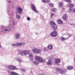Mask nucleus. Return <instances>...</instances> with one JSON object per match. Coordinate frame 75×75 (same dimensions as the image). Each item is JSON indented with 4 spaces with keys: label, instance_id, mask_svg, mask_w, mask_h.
<instances>
[{
    "label": "nucleus",
    "instance_id": "1",
    "mask_svg": "<svg viewBox=\"0 0 75 75\" xmlns=\"http://www.w3.org/2000/svg\"><path fill=\"white\" fill-rule=\"evenodd\" d=\"M20 54L23 56L26 55L28 54V52L27 50H22L20 52Z\"/></svg>",
    "mask_w": 75,
    "mask_h": 75
},
{
    "label": "nucleus",
    "instance_id": "2",
    "mask_svg": "<svg viewBox=\"0 0 75 75\" xmlns=\"http://www.w3.org/2000/svg\"><path fill=\"white\" fill-rule=\"evenodd\" d=\"M50 23L52 26L54 30H57V25L55 24V23L52 21H51Z\"/></svg>",
    "mask_w": 75,
    "mask_h": 75
},
{
    "label": "nucleus",
    "instance_id": "3",
    "mask_svg": "<svg viewBox=\"0 0 75 75\" xmlns=\"http://www.w3.org/2000/svg\"><path fill=\"white\" fill-rule=\"evenodd\" d=\"M35 59L36 60L38 61L39 62H42L43 61V59L40 57L36 56L35 57Z\"/></svg>",
    "mask_w": 75,
    "mask_h": 75
},
{
    "label": "nucleus",
    "instance_id": "4",
    "mask_svg": "<svg viewBox=\"0 0 75 75\" xmlns=\"http://www.w3.org/2000/svg\"><path fill=\"white\" fill-rule=\"evenodd\" d=\"M51 35L52 37H55L57 35V32L56 31H53L51 33Z\"/></svg>",
    "mask_w": 75,
    "mask_h": 75
},
{
    "label": "nucleus",
    "instance_id": "5",
    "mask_svg": "<svg viewBox=\"0 0 75 75\" xmlns=\"http://www.w3.org/2000/svg\"><path fill=\"white\" fill-rule=\"evenodd\" d=\"M56 71L59 74H64V71H63L62 69L60 68H57Z\"/></svg>",
    "mask_w": 75,
    "mask_h": 75
},
{
    "label": "nucleus",
    "instance_id": "6",
    "mask_svg": "<svg viewBox=\"0 0 75 75\" xmlns=\"http://www.w3.org/2000/svg\"><path fill=\"white\" fill-rule=\"evenodd\" d=\"M32 51L33 52H36V53L39 54L40 52H41V50L40 49H34L32 50Z\"/></svg>",
    "mask_w": 75,
    "mask_h": 75
},
{
    "label": "nucleus",
    "instance_id": "7",
    "mask_svg": "<svg viewBox=\"0 0 75 75\" xmlns=\"http://www.w3.org/2000/svg\"><path fill=\"white\" fill-rule=\"evenodd\" d=\"M31 5L32 6V10H33L36 13H38V11L37 10V9H36V8L35 7V5L33 4H31Z\"/></svg>",
    "mask_w": 75,
    "mask_h": 75
},
{
    "label": "nucleus",
    "instance_id": "8",
    "mask_svg": "<svg viewBox=\"0 0 75 75\" xmlns=\"http://www.w3.org/2000/svg\"><path fill=\"white\" fill-rule=\"evenodd\" d=\"M62 19L64 20H66L68 19V16L67 14H64V15L62 17Z\"/></svg>",
    "mask_w": 75,
    "mask_h": 75
},
{
    "label": "nucleus",
    "instance_id": "9",
    "mask_svg": "<svg viewBox=\"0 0 75 75\" xmlns=\"http://www.w3.org/2000/svg\"><path fill=\"white\" fill-rule=\"evenodd\" d=\"M57 22L59 24H63V21L61 19H57Z\"/></svg>",
    "mask_w": 75,
    "mask_h": 75
},
{
    "label": "nucleus",
    "instance_id": "10",
    "mask_svg": "<svg viewBox=\"0 0 75 75\" xmlns=\"http://www.w3.org/2000/svg\"><path fill=\"white\" fill-rule=\"evenodd\" d=\"M17 10L19 13H21L23 11V9L21 7H19L17 8Z\"/></svg>",
    "mask_w": 75,
    "mask_h": 75
},
{
    "label": "nucleus",
    "instance_id": "11",
    "mask_svg": "<svg viewBox=\"0 0 75 75\" xmlns=\"http://www.w3.org/2000/svg\"><path fill=\"white\" fill-rule=\"evenodd\" d=\"M61 61L59 59H55L54 61V62L55 64H58L59 62Z\"/></svg>",
    "mask_w": 75,
    "mask_h": 75
},
{
    "label": "nucleus",
    "instance_id": "12",
    "mask_svg": "<svg viewBox=\"0 0 75 75\" xmlns=\"http://www.w3.org/2000/svg\"><path fill=\"white\" fill-rule=\"evenodd\" d=\"M9 68L10 69H14L16 68V67L13 66H9Z\"/></svg>",
    "mask_w": 75,
    "mask_h": 75
},
{
    "label": "nucleus",
    "instance_id": "13",
    "mask_svg": "<svg viewBox=\"0 0 75 75\" xmlns=\"http://www.w3.org/2000/svg\"><path fill=\"white\" fill-rule=\"evenodd\" d=\"M29 57L30 60H33V54L31 53H30Z\"/></svg>",
    "mask_w": 75,
    "mask_h": 75
},
{
    "label": "nucleus",
    "instance_id": "14",
    "mask_svg": "<svg viewBox=\"0 0 75 75\" xmlns=\"http://www.w3.org/2000/svg\"><path fill=\"white\" fill-rule=\"evenodd\" d=\"M52 63V61H51V60H49L47 62V65H51Z\"/></svg>",
    "mask_w": 75,
    "mask_h": 75
},
{
    "label": "nucleus",
    "instance_id": "15",
    "mask_svg": "<svg viewBox=\"0 0 75 75\" xmlns=\"http://www.w3.org/2000/svg\"><path fill=\"white\" fill-rule=\"evenodd\" d=\"M22 45H23V44L21 43H18L15 45V46L16 47H18V46H21Z\"/></svg>",
    "mask_w": 75,
    "mask_h": 75
},
{
    "label": "nucleus",
    "instance_id": "16",
    "mask_svg": "<svg viewBox=\"0 0 75 75\" xmlns=\"http://www.w3.org/2000/svg\"><path fill=\"white\" fill-rule=\"evenodd\" d=\"M48 59L50 61H52V60H54V58L52 57H49L48 58Z\"/></svg>",
    "mask_w": 75,
    "mask_h": 75
},
{
    "label": "nucleus",
    "instance_id": "17",
    "mask_svg": "<svg viewBox=\"0 0 75 75\" xmlns=\"http://www.w3.org/2000/svg\"><path fill=\"white\" fill-rule=\"evenodd\" d=\"M48 49H49V50H52V46L51 45H49L47 47Z\"/></svg>",
    "mask_w": 75,
    "mask_h": 75
},
{
    "label": "nucleus",
    "instance_id": "18",
    "mask_svg": "<svg viewBox=\"0 0 75 75\" xmlns=\"http://www.w3.org/2000/svg\"><path fill=\"white\" fill-rule=\"evenodd\" d=\"M16 39H18L20 38V34L18 33L16 35Z\"/></svg>",
    "mask_w": 75,
    "mask_h": 75
},
{
    "label": "nucleus",
    "instance_id": "19",
    "mask_svg": "<svg viewBox=\"0 0 75 75\" xmlns=\"http://www.w3.org/2000/svg\"><path fill=\"white\" fill-rule=\"evenodd\" d=\"M59 7H62L63 6V3L62 2H59Z\"/></svg>",
    "mask_w": 75,
    "mask_h": 75
},
{
    "label": "nucleus",
    "instance_id": "20",
    "mask_svg": "<svg viewBox=\"0 0 75 75\" xmlns=\"http://www.w3.org/2000/svg\"><path fill=\"white\" fill-rule=\"evenodd\" d=\"M12 75H19L18 74L14 72H13L11 73Z\"/></svg>",
    "mask_w": 75,
    "mask_h": 75
},
{
    "label": "nucleus",
    "instance_id": "21",
    "mask_svg": "<svg viewBox=\"0 0 75 75\" xmlns=\"http://www.w3.org/2000/svg\"><path fill=\"white\" fill-rule=\"evenodd\" d=\"M49 6L50 7H54V4L51 3H50L49 4Z\"/></svg>",
    "mask_w": 75,
    "mask_h": 75
},
{
    "label": "nucleus",
    "instance_id": "22",
    "mask_svg": "<svg viewBox=\"0 0 75 75\" xmlns=\"http://www.w3.org/2000/svg\"><path fill=\"white\" fill-rule=\"evenodd\" d=\"M69 7H70L71 8H72L74 6V4H69Z\"/></svg>",
    "mask_w": 75,
    "mask_h": 75
},
{
    "label": "nucleus",
    "instance_id": "23",
    "mask_svg": "<svg viewBox=\"0 0 75 75\" xmlns=\"http://www.w3.org/2000/svg\"><path fill=\"white\" fill-rule=\"evenodd\" d=\"M67 68L68 69H73V67L72 66H68L67 67Z\"/></svg>",
    "mask_w": 75,
    "mask_h": 75
},
{
    "label": "nucleus",
    "instance_id": "24",
    "mask_svg": "<svg viewBox=\"0 0 75 75\" xmlns=\"http://www.w3.org/2000/svg\"><path fill=\"white\" fill-rule=\"evenodd\" d=\"M17 61H18L19 62H22V60H21V59H20V58H18L17 59Z\"/></svg>",
    "mask_w": 75,
    "mask_h": 75
},
{
    "label": "nucleus",
    "instance_id": "25",
    "mask_svg": "<svg viewBox=\"0 0 75 75\" xmlns=\"http://www.w3.org/2000/svg\"><path fill=\"white\" fill-rule=\"evenodd\" d=\"M61 40L62 41H64V40H65V38L63 37H61Z\"/></svg>",
    "mask_w": 75,
    "mask_h": 75
},
{
    "label": "nucleus",
    "instance_id": "26",
    "mask_svg": "<svg viewBox=\"0 0 75 75\" xmlns=\"http://www.w3.org/2000/svg\"><path fill=\"white\" fill-rule=\"evenodd\" d=\"M16 17L18 19V18H20V16L17 15L16 16Z\"/></svg>",
    "mask_w": 75,
    "mask_h": 75
},
{
    "label": "nucleus",
    "instance_id": "27",
    "mask_svg": "<svg viewBox=\"0 0 75 75\" xmlns=\"http://www.w3.org/2000/svg\"><path fill=\"white\" fill-rule=\"evenodd\" d=\"M6 31H9L10 30V28L9 27H7L6 28Z\"/></svg>",
    "mask_w": 75,
    "mask_h": 75
},
{
    "label": "nucleus",
    "instance_id": "28",
    "mask_svg": "<svg viewBox=\"0 0 75 75\" xmlns=\"http://www.w3.org/2000/svg\"><path fill=\"white\" fill-rule=\"evenodd\" d=\"M53 10V11H54V12H55L57 10V9L55 8H54L52 9Z\"/></svg>",
    "mask_w": 75,
    "mask_h": 75
},
{
    "label": "nucleus",
    "instance_id": "29",
    "mask_svg": "<svg viewBox=\"0 0 75 75\" xmlns=\"http://www.w3.org/2000/svg\"><path fill=\"white\" fill-rule=\"evenodd\" d=\"M64 0L65 1H67L68 3H69V2H71V0Z\"/></svg>",
    "mask_w": 75,
    "mask_h": 75
},
{
    "label": "nucleus",
    "instance_id": "30",
    "mask_svg": "<svg viewBox=\"0 0 75 75\" xmlns=\"http://www.w3.org/2000/svg\"><path fill=\"white\" fill-rule=\"evenodd\" d=\"M34 64H35V65H37L38 64V63L37 62H34Z\"/></svg>",
    "mask_w": 75,
    "mask_h": 75
},
{
    "label": "nucleus",
    "instance_id": "31",
    "mask_svg": "<svg viewBox=\"0 0 75 75\" xmlns=\"http://www.w3.org/2000/svg\"><path fill=\"white\" fill-rule=\"evenodd\" d=\"M42 2L43 3H47V1H45V0H42Z\"/></svg>",
    "mask_w": 75,
    "mask_h": 75
},
{
    "label": "nucleus",
    "instance_id": "32",
    "mask_svg": "<svg viewBox=\"0 0 75 75\" xmlns=\"http://www.w3.org/2000/svg\"><path fill=\"white\" fill-rule=\"evenodd\" d=\"M27 20L28 21H30V18L29 17H28L27 18Z\"/></svg>",
    "mask_w": 75,
    "mask_h": 75
},
{
    "label": "nucleus",
    "instance_id": "33",
    "mask_svg": "<svg viewBox=\"0 0 75 75\" xmlns=\"http://www.w3.org/2000/svg\"><path fill=\"white\" fill-rule=\"evenodd\" d=\"M52 16H54V13H52L51 16V17H52Z\"/></svg>",
    "mask_w": 75,
    "mask_h": 75
},
{
    "label": "nucleus",
    "instance_id": "34",
    "mask_svg": "<svg viewBox=\"0 0 75 75\" xmlns=\"http://www.w3.org/2000/svg\"><path fill=\"white\" fill-rule=\"evenodd\" d=\"M73 13H75V8L73 9Z\"/></svg>",
    "mask_w": 75,
    "mask_h": 75
},
{
    "label": "nucleus",
    "instance_id": "35",
    "mask_svg": "<svg viewBox=\"0 0 75 75\" xmlns=\"http://www.w3.org/2000/svg\"><path fill=\"white\" fill-rule=\"evenodd\" d=\"M71 36H72V35L71 34H70L69 35V37H71Z\"/></svg>",
    "mask_w": 75,
    "mask_h": 75
},
{
    "label": "nucleus",
    "instance_id": "36",
    "mask_svg": "<svg viewBox=\"0 0 75 75\" xmlns=\"http://www.w3.org/2000/svg\"><path fill=\"white\" fill-rule=\"evenodd\" d=\"M50 0H47V1H46V3L47 2V3H49V2H50Z\"/></svg>",
    "mask_w": 75,
    "mask_h": 75
},
{
    "label": "nucleus",
    "instance_id": "37",
    "mask_svg": "<svg viewBox=\"0 0 75 75\" xmlns=\"http://www.w3.org/2000/svg\"><path fill=\"white\" fill-rule=\"evenodd\" d=\"M14 45H15L14 44H13L12 45V46H14Z\"/></svg>",
    "mask_w": 75,
    "mask_h": 75
},
{
    "label": "nucleus",
    "instance_id": "38",
    "mask_svg": "<svg viewBox=\"0 0 75 75\" xmlns=\"http://www.w3.org/2000/svg\"><path fill=\"white\" fill-rule=\"evenodd\" d=\"M70 11H72V9H69Z\"/></svg>",
    "mask_w": 75,
    "mask_h": 75
},
{
    "label": "nucleus",
    "instance_id": "39",
    "mask_svg": "<svg viewBox=\"0 0 75 75\" xmlns=\"http://www.w3.org/2000/svg\"><path fill=\"white\" fill-rule=\"evenodd\" d=\"M40 75H45V74H41Z\"/></svg>",
    "mask_w": 75,
    "mask_h": 75
},
{
    "label": "nucleus",
    "instance_id": "40",
    "mask_svg": "<svg viewBox=\"0 0 75 75\" xmlns=\"http://www.w3.org/2000/svg\"><path fill=\"white\" fill-rule=\"evenodd\" d=\"M13 25H15V23L13 22Z\"/></svg>",
    "mask_w": 75,
    "mask_h": 75
},
{
    "label": "nucleus",
    "instance_id": "41",
    "mask_svg": "<svg viewBox=\"0 0 75 75\" xmlns=\"http://www.w3.org/2000/svg\"><path fill=\"white\" fill-rule=\"evenodd\" d=\"M44 49L45 50H47V49H46V48H44Z\"/></svg>",
    "mask_w": 75,
    "mask_h": 75
},
{
    "label": "nucleus",
    "instance_id": "42",
    "mask_svg": "<svg viewBox=\"0 0 75 75\" xmlns=\"http://www.w3.org/2000/svg\"><path fill=\"white\" fill-rule=\"evenodd\" d=\"M1 45H0V48H1Z\"/></svg>",
    "mask_w": 75,
    "mask_h": 75
},
{
    "label": "nucleus",
    "instance_id": "43",
    "mask_svg": "<svg viewBox=\"0 0 75 75\" xmlns=\"http://www.w3.org/2000/svg\"><path fill=\"white\" fill-rule=\"evenodd\" d=\"M74 40H75V37H74Z\"/></svg>",
    "mask_w": 75,
    "mask_h": 75
},
{
    "label": "nucleus",
    "instance_id": "44",
    "mask_svg": "<svg viewBox=\"0 0 75 75\" xmlns=\"http://www.w3.org/2000/svg\"><path fill=\"white\" fill-rule=\"evenodd\" d=\"M9 3H10L11 2H10V1H9Z\"/></svg>",
    "mask_w": 75,
    "mask_h": 75
}]
</instances>
